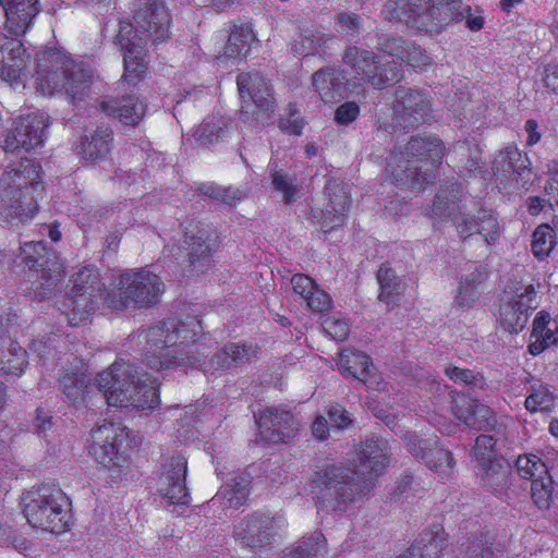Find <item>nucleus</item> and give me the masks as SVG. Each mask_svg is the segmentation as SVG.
<instances>
[{"label": "nucleus", "instance_id": "obj_48", "mask_svg": "<svg viewBox=\"0 0 558 558\" xmlns=\"http://www.w3.org/2000/svg\"><path fill=\"white\" fill-rule=\"evenodd\" d=\"M456 407L458 418L471 427L475 426L477 417H485L488 413L486 405L466 396L459 397Z\"/></svg>", "mask_w": 558, "mask_h": 558}, {"label": "nucleus", "instance_id": "obj_40", "mask_svg": "<svg viewBox=\"0 0 558 558\" xmlns=\"http://www.w3.org/2000/svg\"><path fill=\"white\" fill-rule=\"evenodd\" d=\"M377 281L379 284L378 300L388 308L396 305L400 299L401 284L395 270L387 264L381 265L377 271Z\"/></svg>", "mask_w": 558, "mask_h": 558}, {"label": "nucleus", "instance_id": "obj_21", "mask_svg": "<svg viewBox=\"0 0 558 558\" xmlns=\"http://www.w3.org/2000/svg\"><path fill=\"white\" fill-rule=\"evenodd\" d=\"M124 429L113 423H104L92 430L89 452L105 468L120 466L124 458L119 448L124 439Z\"/></svg>", "mask_w": 558, "mask_h": 558}, {"label": "nucleus", "instance_id": "obj_54", "mask_svg": "<svg viewBox=\"0 0 558 558\" xmlns=\"http://www.w3.org/2000/svg\"><path fill=\"white\" fill-rule=\"evenodd\" d=\"M308 219L319 225L324 232H330L335 228L342 226L347 217L345 214L336 213L332 207L325 205L322 209H311Z\"/></svg>", "mask_w": 558, "mask_h": 558}, {"label": "nucleus", "instance_id": "obj_50", "mask_svg": "<svg viewBox=\"0 0 558 558\" xmlns=\"http://www.w3.org/2000/svg\"><path fill=\"white\" fill-rule=\"evenodd\" d=\"M402 439L408 451L423 462L426 460V457L430 454V450L437 442V436L435 435L422 436L410 430H407L402 435Z\"/></svg>", "mask_w": 558, "mask_h": 558}, {"label": "nucleus", "instance_id": "obj_4", "mask_svg": "<svg viewBox=\"0 0 558 558\" xmlns=\"http://www.w3.org/2000/svg\"><path fill=\"white\" fill-rule=\"evenodd\" d=\"M144 376L134 364L117 361L95 380L108 405L151 410L159 403L157 384Z\"/></svg>", "mask_w": 558, "mask_h": 558}, {"label": "nucleus", "instance_id": "obj_13", "mask_svg": "<svg viewBox=\"0 0 558 558\" xmlns=\"http://www.w3.org/2000/svg\"><path fill=\"white\" fill-rule=\"evenodd\" d=\"M21 264L39 274L43 282L34 290L33 299L43 301L64 277V267L53 251H48L44 241H27L21 244Z\"/></svg>", "mask_w": 558, "mask_h": 558}, {"label": "nucleus", "instance_id": "obj_14", "mask_svg": "<svg viewBox=\"0 0 558 558\" xmlns=\"http://www.w3.org/2000/svg\"><path fill=\"white\" fill-rule=\"evenodd\" d=\"M220 236L211 223L192 219L187 221L184 244L190 266L197 272H204L213 264V256L220 248Z\"/></svg>", "mask_w": 558, "mask_h": 558}, {"label": "nucleus", "instance_id": "obj_16", "mask_svg": "<svg viewBox=\"0 0 558 558\" xmlns=\"http://www.w3.org/2000/svg\"><path fill=\"white\" fill-rule=\"evenodd\" d=\"M392 110L393 120L404 130L429 123L432 120L429 98L418 88L399 86Z\"/></svg>", "mask_w": 558, "mask_h": 558}, {"label": "nucleus", "instance_id": "obj_19", "mask_svg": "<svg viewBox=\"0 0 558 558\" xmlns=\"http://www.w3.org/2000/svg\"><path fill=\"white\" fill-rule=\"evenodd\" d=\"M449 197L445 192H440L435 196L432 213L439 219H449L452 221L458 234L464 240L476 234L477 213L472 215L466 205L462 204V199L457 197L459 190H452Z\"/></svg>", "mask_w": 558, "mask_h": 558}, {"label": "nucleus", "instance_id": "obj_57", "mask_svg": "<svg viewBox=\"0 0 558 558\" xmlns=\"http://www.w3.org/2000/svg\"><path fill=\"white\" fill-rule=\"evenodd\" d=\"M62 341L60 337H48L45 339L34 340L29 350L34 353H37L39 361L43 364H47L50 359L59 361L60 357L57 356L59 354L58 344Z\"/></svg>", "mask_w": 558, "mask_h": 558}, {"label": "nucleus", "instance_id": "obj_43", "mask_svg": "<svg viewBox=\"0 0 558 558\" xmlns=\"http://www.w3.org/2000/svg\"><path fill=\"white\" fill-rule=\"evenodd\" d=\"M253 37V32L247 25L234 26L223 48V56L228 59L241 58L250 49Z\"/></svg>", "mask_w": 558, "mask_h": 558}, {"label": "nucleus", "instance_id": "obj_32", "mask_svg": "<svg viewBox=\"0 0 558 558\" xmlns=\"http://www.w3.org/2000/svg\"><path fill=\"white\" fill-rule=\"evenodd\" d=\"M102 300V294L95 293V295H89L86 292H76L72 291L66 296L64 306L66 307V318L68 323L71 326H78L85 320H87L88 316L95 312L99 302Z\"/></svg>", "mask_w": 558, "mask_h": 558}, {"label": "nucleus", "instance_id": "obj_47", "mask_svg": "<svg viewBox=\"0 0 558 558\" xmlns=\"http://www.w3.org/2000/svg\"><path fill=\"white\" fill-rule=\"evenodd\" d=\"M72 291L86 292L89 295L102 294L104 284L96 268L83 267L72 276Z\"/></svg>", "mask_w": 558, "mask_h": 558}, {"label": "nucleus", "instance_id": "obj_61", "mask_svg": "<svg viewBox=\"0 0 558 558\" xmlns=\"http://www.w3.org/2000/svg\"><path fill=\"white\" fill-rule=\"evenodd\" d=\"M307 306L317 313H325L331 307L330 296L322 289L315 287L314 290L304 299Z\"/></svg>", "mask_w": 558, "mask_h": 558}, {"label": "nucleus", "instance_id": "obj_44", "mask_svg": "<svg viewBox=\"0 0 558 558\" xmlns=\"http://www.w3.org/2000/svg\"><path fill=\"white\" fill-rule=\"evenodd\" d=\"M335 29L348 40L359 37L364 32L363 17L352 11H340L333 15Z\"/></svg>", "mask_w": 558, "mask_h": 558}, {"label": "nucleus", "instance_id": "obj_58", "mask_svg": "<svg viewBox=\"0 0 558 558\" xmlns=\"http://www.w3.org/2000/svg\"><path fill=\"white\" fill-rule=\"evenodd\" d=\"M496 440L493 436L489 435H480L473 447V452L476 460L481 465H485L492 463V461H501L502 459L497 458L496 450Z\"/></svg>", "mask_w": 558, "mask_h": 558}, {"label": "nucleus", "instance_id": "obj_11", "mask_svg": "<svg viewBox=\"0 0 558 558\" xmlns=\"http://www.w3.org/2000/svg\"><path fill=\"white\" fill-rule=\"evenodd\" d=\"M342 62L359 85L371 84L380 89L399 82L402 77L399 61L377 56L354 45L345 47Z\"/></svg>", "mask_w": 558, "mask_h": 558}, {"label": "nucleus", "instance_id": "obj_41", "mask_svg": "<svg viewBox=\"0 0 558 558\" xmlns=\"http://www.w3.org/2000/svg\"><path fill=\"white\" fill-rule=\"evenodd\" d=\"M269 175L272 189L281 194L284 204H292L299 198L300 189L294 174L279 169L277 163L272 162L270 163Z\"/></svg>", "mask_w": 558, "mask_h": 558}, {"label": "nucleus", "instance_id": "obj_59", "mask_svg": "<svg viewBox=\"0 0 558 558\" xmlns=\"http://www.w3.org/2000/svg\"><path fill=\"white\" fill-rule=\"evenodd\" d=\"M488 533L474 536L466 545L465 558H493L494 551Z\"/></svg>", "mask_w": 558, "mask_h": 558}, {"label": "nucleus", "instance_id": "obj_64", "mask_svg": "<svg viewBox=\"0 0 558 558\" xmlns=\"http://www.w3.org/2000/svg\"><path fill=\"white\" fill-rule=\"evenodd\" d=\"M360 113V107L355 101H347L340 105L335 112V120L338 124L347 125L353 122Z\"/></svg>", "mask_w": 558, "mask_h": 558}, {"label": "nucleus", "instance_id": "obj_42", "mask_svg": "<svg viewBox=\"0 0 558 558\" xmlns=\"http://www.w3.org/2000/svg\"><path fill=\"white\" fill-rule=\"evenodd\" d=\"M228 135L225 121L220 118H208L204 120L194 132V140L201 147H210Z\"/></svg>", "mask_w": 558, "mask_h": 558}, {"label": "nucleus", "instance_id": "obj_22", "mask_svg": "<svg viewBox=\"0 0 558 558\" xmlns=\"http://www.w3.org/2000/svg\"><path fill=\"white\" fill-rule=\"evenodd\" d=\"M536 290L530 284L524 291L517 293L510 300L501 304L499 310V322L501 327L510 332L521 331L529 319L530 312L536 307Z\"/></svg>", "mask_w": 558, "mask_h": 558}, {"label": "nucleus", "instance_id": "obj_15", "mask_svg": "<svg viewBox=\"0 0 558 558\" xmlns=\"http://www.w3.org/2000/svg\"><path fill=\"white\" fill-rule=\"evenodd\" d=\"M277 521L270 513L256 511L233 527L234 542L253 554H260L275 541Z\"/></svg>", "mask_w": 558, "mask_h": 558}, {"label": "nucleus", "instance_id": "obj_39", "mask_svg": "<svg viewBox=\"0 0 558 558\" xmlns=\"http://www.w3.org/2000/svg\"><path fill=\"white\" fill-rule=\"evenodd\" d=\"M486 279V274L477 267L461 278L453 305L460 310L471 308L480 296L478 284Z\"/></svg>", "mask_w": 558, "mask_h": 558}, {"label": "nucleus", "instance_id": "obj_20", "mask_svg": "<svg viewBox=\"0 0 558 558\" xmlns=\"http://www.w3.org/2000/svg\"><path fill=\"white\" fill-rule=\"evenodd\" d=\"M48 126L44 117L38 113H31L20 117L12 130H10L3 142V149L15 153L21 149L29 151L44 144L45 129Z\"/></svg>", "mask_w": 558, "mask_h": 558}, {"label": "nucleus", "instance_id": "obj_52", "mask_svg": "<svg viewBox=\"0 0 558 558\" xmlns=\"http://www.w3.org/2000/svg\"><path fill=\"white\" fill-rule=\"evenodd\" d=\"M325 194L328 197L327 206L332 207L336 213L348 215L350 197L345 184L328 181L325 185Z\"/></svg>", "mask_w": 558, "mask_h": 558}, {"label": "nucleus", "instance_id": "obj_29", "mask_svg": "<svg viewBox=\"0 0 558 558\" xmlns=\"http://www.w3.org/2000/svg\"><path fill=\"white\" fill-rule=\"evenodd\" d=\"M361 472L380 474L388 464V441L383 438L366 439L360 449Z\"/></svg>", "mask_w": 558, "mask_h": 558}, {"label": "nucleus", "instance_id": "obj_1", "mask_svg": "<svg viewBox=\"0 0 558 558\" xmlns=\"http://www.w3.org/2000/svg\"><path fill=\"white\" fill-rule=\"evenodd\" d=\"M173 325L168 320L157 324L138 333L145 342L143 348L146 364L156 371L182 369L189 367L203 372L215 373L242 366L258 357L259 349L254 344L227 343L215 353L209 361L191 357L183 354L175 347V336L172 335Z\"/></svg>", "mask_w": 558, "mask_h": 558}, {"label": "nucleus", "instance_id": "obj_33", "mask_svg": "<svg viewBox=\"0 0 558 558\" xmlns=\"http://www.w3.org/2000/svg\"><path fill=\"white\" fill-rule=\"evenodd\" d=\"M511 470L505 461H492V463L481 465V485L486 490L496 496H504L511 485Z\"/></svg>", "mask_w": 558, "mask_h": 558}, {"label": "nucleus", "instance_id": "obj_34", "mask_svg": "<svg viewBox=\"0 0 558 558\" xmlns=\"http://www.w3.org/2000/svg\"><path fill=\"white\" fill-rule=\"evenodd\" d=\"M38 0H23L14 5H9L4 11L5 26L15 36L26 33L34 17L39 12Z\"/></svg>", "mask_w": 558, "mask_h": 558}, {"label": "nucleus", "instance_id": "obj_45", "mask_svg": "<svg viewBox=\"0 0 558 558\" xmlns=\"http://www.w3.org/2000/svg\"><path fill=\"white\" fill-rule=\"evenodd\" d=\"M27 351L19 343L10 341L7 354L0 352V369L5 374L20 376L26 366Z\"/></svg>", "mask_w": 558, "mask_h": 558}, {"label": "nucleus", "instance_id": "obj_56", "mask_svg": "<svg viewBox=\"0 0 558 558\" xmlns=\"http://www.w3.org/2000/svg\"><path fill=\"white\" fill-rule=\"evenodd\" d=\"M554 404V397L549 388L545 385L539 384L537 387H533V391L525 399V408L530 412L547 411Z\"/></svg>", "mask_w": 558, "mask_h": 558}, {"label": "nucleus", "instance_id": "obj_38", "mask_svg": "<svg viewBox=\"0 0 558 558\" xmlns=\"http://www.w3.org/2000/svg\"><path fill=\"white\" fill-rule=\"evenodd\" d=\"M112 140V130L108 125H100L82 141L81 154L85 159H102L110 151Z\"/></svg>", "mask_w": 558, "mask_h": 558}, {"label": "nucleus", "instance_id": "obj_30", "mask_svg": "<svg viewBox=\"0 0 558 558\" xmlns=\"http://www.w3.org/2000/svg\"><path fill=\"white\" fill-rule=\"evenodd\" d=\"M168 323L173 325L172 335L175 336V347L183 354L191 357H199L208 361L204 353H199L197 349L184 350L183 345L194 343L196 337L202 332L203 327L201 320L196 316H186L183 319H168Z\"/></svg>", "mask_w": 558, "mask_h": 558}, {"label": "nucleus", "instance_id": "obj_31", "mask_svg": "<svg viewBox=\"0 0 558 558\" xmlns=\"http://www.w3.org/2000/svg\"><path fill=\"white\" fill-rule=\"evenodd\" d=\"M336 44L332 34L314 28L301 34L292 44L291 50L298 56L326 54Z\"/></svg>", "mask_w": 558, "mask_h": 558}, {"label": "nucleus", "instance_id": "obj_2", "mask_svg": "<svg viewBox=\"0 0 558 558\" xmlns=\"http://www.w3.org/2000/svg\"><path fill=\"white\" fill-rule=\"evenodd\" d=\"M134 23L120 22L117 41L124 51V74L129 82H137L146 71L144 47L148 41L160 43L169 37L171 17L162 2L146 0L134 13Z\"/></svg>", "mask_w": 558, "mask_h": 558}, {"label": "nucleus", "instance_id": "obj_46", "mask_svg": "<svg viewBox=\"0 0 558 558\" xmlns=\"http://www.w3.org/2000/svg\"><path fill=\"white\" fill-rule=\"evenodd\" d=\"M556 245V232L547 223L538 226L533 234L531 241V250L533 255L538 259H544L549 256Z\"/></svg>", "mask_w": 558, "mask_h": 558}, {"label": "nucleus", "instance_id": "obj_53", "mask_svg": "<svg viewBox=\"0 0 558 558\" xmlns=\"http://www.w3.org/2000/svg\"><path fill=\"white\" fill-rule=\"evenodd\" d=\"M518 473L522 478L531 480L539 478L542 475L549 473L547 465L542 459L535 454L519 456L515 461Z\"/></svg>", "mask_w": 558, "mask_h": 558}, {"label": "nucleus", "instance_id": "obj_5", "mask_svg": "<svg viewBox=\"0 0 558 558\" xmlns=\"http://www.w3.org/2000/svg\"><path fill=\"white\" fill-rule=\"evenodd\" d=\"M444 151V144L437 137L411 138L405 150L395 157L393 163L388 165L392 181L401 189L420 191L436 178Z\"/></svg>", "mask_w": 558, "mask_h": 558}, {"label": "nucleus", "instance_id": "obj_12", "mask_svg": "<svg viewBox=\"0 0 558 558\" xmlns=\"http://www.w3.org/2000/svg\"><path fill=\"white\" fill-rule=\"evenodd\" d=\"M236 85L243 101L241 120L251 121L257 129L269 124L275 99L264 76L258 72H244L236 76Z\"/></svg>", "mask_w": 558, "mask_h": 558}, {"label": "nucleus", "instance_id": "obj_8", "mask_svg": "<svg viewBox=\"0 0 558 558\" xmlns=\"http://www.w3.org/2000/svg\"><path fill=\"white\" fill-rule=\"evenodd\" d=\"M459 10L460 0H387L383 15L417 32L439 33L451 20L462 15Z\"/></svg>", "mask_w": 558, "mask_h": 558}, {"label": "nucleus", "instance_id": "obj_18", "mask_svg": "<svg viewBox=\"0 0 558 558\" xmlns=\"http://www.w3.org/2000/svg\"><path fill=\"white\" fill-rule=\"evenodd\" d=\"M186 472L187 460L181 454L171 456L162 463L157 490L169 505L189 504L190 496L185 485Z\"/></svg>", "mask_w": 558, "mask_h": 558}, {"label": "nucleus", "instance_id": "obj_27", "mask_svg": "<svg viewBox=\"0 0 558 558\" xmlns=\"http://www.w3.org/2000/svg\"><path fill=\"white\" fill-rule=\"evenodd\" d=\"M145 105L134 95L111 98L100 104V109L108 117L117 118L126 125H137L145 114Z\"/></svg>", "mask_w": 558, "mask_h": 558}, {"label": "nucleus", "instance_id": "obj_55", "mask_svg": "<svg viewBox=\"0 0 558 558\" xmlns=\"http://www.w3.org/2000/svg\"><path fill=\"white\" fill-rule=\"evenodd\" d=\"M424 463L435 472L448 475L453 468L454 460L452 453L447 449L438 446V441L430 450V454L426 457Z\"/></svg>", "mask_w": 558, "mask_h": 558}, {"label": "nucleus", "instance_id": "obj_24", "mask_svg": "<svg viewBox=\"0 0 558 558\" xmlns=\"http://www.w3.org/2000/svg\"><path fill=\"white\" fill-rule=\"evenodd\" d=\"M28 58L21 40L0 33V78L5 82L17 81Z\"/></svg>", "mask_w": 558, "mask_h": 558}, {"label": "nucleus", "instance_id": "obj_7", "mask_svg": "<svg viewBox=\"0 0 558 558\" xmlns=\"http://www.w3.org/2000/svg\"><path fill=\"white\" fill-rule=\"evenodd\" d=\"M93 73L60 50L41 53L37 64V81L45 94L64 93L71 102L84 100L89 93Z\"/></svg>", "mask_w": 558, "mask_h": 558}, {"label": "nucleus", "instance_id": "obj_25", "mask_svg": "<svg viewBox=\"0 0 558 558\" xmlns=\"http://www.w3.org/2000/svg\"><path fill=\"white\" fill-rule=\"evenodd\" d=\"M312 82L320 98L332 102L345 96L349 78L344 70L326 66L313 74Z\"/></svg>", "mask_w": 558, "mask_h": 558}, {"label": "nucleus", "instance_id": "obj_26", "mask_svg": "<svg viewBox=\"0 0 558 558\" xmlns=\"http://www.w3.org/2000/svg\"><path fill=\"white\" fill-rule=\"evenodd\" d=\"M338 367L342 376L357 379L368 388L375 389V384L379 383L373 379L372 375V360L361 351L343 350L339 354Z\"/></svg>", "mask_w": 558, "mask_h": 558}, {"label": "nucleus", "instance_id": "obj_28", "mask_svg": "<svg viewBox=\"0 0 558 558\" xmlns=\"http://www.w3.org/2000/svg\"><path fill=\"white\" fill-rule=\"evenodd\" d=\"M531 338L535 340L530 342L527 350L532 355H539L558 342V322L551 319L547 312H538L533 320Z\"/></svg>", "mask_w": 558, "mask_h": 558}, {"label": "nucleus", "instance_id": "obj_60", "mask_svg": "<svg viewBox=\"0 0 558 558\" xmlns=\"http://www.w3.org/2000/svg\"><path fill=\"white\" fill-rule=\"evenodd\" d=\"M379 46L384 52L389 54L388 59H392L391 57H396L397 59L401 60L402 54L405 51L409 44L401 37L383 35L379 38Z\"/></svg>", "mask_w": 558, "mask_h": 558}, {"label": "nucleus", "instance_id": "obj_36", "mask_svg": "<svg viewBox=\"0 0 558 558\" xmlns=\"http://www.w3.org/2000/svg\"><path fill=\"white\" fill-rule=\"evenodd\" d=\"M251 475L245 472L234 475L214 499L222 500L226 508L238 509L250 494Z\"/></svg>", "mask_w": 558, "mask_h": 558}, {"label": "nucleus", "instance_id": "obj_17", "mask_svg": "<svg viewBox=\"0 0 558 558\" xmlns=\"http://www.w3.org/2000/svg\"><path fill=\"white\" fill-rule=\"evenodd\" d=\"M254 417L263 437L271 442H289L301 426L300 421L284 405L268 407L255 413Z\"/></svg>", "mask_w": 558, "mask_h": 558}, {"label": "nucleus", "instance_id": "obj_10", "mask_svg": "<svg viewBox=\"0 0 558 558\" xmlns=\"http://www.w3.org/2000/svg\"><path fill=\"white\" fill-rule=\"evenodd\" d=\"M163 291L160 277L147 267L129 269L119 276L117 288L107 293L105 302L114 311L148 308L160 301Z\"/></svg>", "mask_w": 558, "mask_h": 558}, {"label": "nucleus", "instance_id": "obj_3", "mask_svg": "<svg viewBox=\"0 0 558 558\" xmlns=\"http://www.w3.org/2000/svg\"><path fill=\"white\" fill-rule=\"evenodd\" d=\"M43 195L38 163L22 159L16 166H9L0 178V218L11 223L32 219Z\"/></svg>", "mask_w": 558, "mask_h": 558}, {"label": "nucleus", "instance_id": "obj_63", "mask_svg": "<svg viewBox=\"0 0 558 558\" xmlns=\"http://www.w3.org/2000/svg\"><path fill=\"white\" fill-rule=\"evenodd\" d=\"M401 61H404L409 65L418 69H423L424 66L430 64L429 56H427L426 52L420 47H415L411 44H409L405 51L403 52Z\"/></svg>", "mask_w": 558, "mask_h": 558}, {"label": "nucleus", "instance_id": "obj_62", "mask_svg": "<svg viewBox=\"0 0 558 558\" xmlns=\"http://www.w3.org/2000/svg\"><path fill=\"white\" fill-rule=\"evenodd\" d=\"M324 331L336 341H343L348 338L349 326L342 319L333 317L326 318L323 323Z\"/></svg>", "mask_w": 558, "mask_h": 558}, {"label": "nucleus", "instance_id": "obj_9", "mask_svg": "<svg viewBox=\"0 0 558 558\" xmlns=\"http://www.w3.org/2000/svg\"><path fill=\"white\" fill-rule=\"evenodd\" d=\"M21 506L24 517L33 527L61 533L69 526V498L54 486L43 484L24 493Z\"/></svg>", "mask_w": 558, "mask_h": 558}, {"label": "nucleus", "instance_id": "obj_35", "mask_svg": "<svg viewBox=\"0 0 558 558\" xmlns=\"http://www.w3.org/2000/svg\"><path fill=\"white\" fill-rule=\"evenodd\" d=\"M447 547V537L442 530L424 531L407 550L409 558H439Z\"/></svg>", "mask_w": 558, "mask_h": 558}, {"label": "nucleus", "instance_id": "obj_37", "mask_svg": "<svg viewBox=\"0 0 558 558\" xmlns=\"http://www.w3.org/2000/svg\"><path fill=\"white\" fill-rule=\"evenodd\" d=\"M531 498L538 510L558 509V484L554 482L550 473L533 480Z\"/></svg>", "mask_w": 558, "mask_h": 558}, {"label": "nucleus", "instance_id": "obj_51", "mask_svg": "<svg viewBox=\"0 0 558 558\" xmlns=\"http://www.w3.org/2000/svg\"><path fill=\"white\" fill-rule=\"evenodd\" d=\"M87 383L82 374H65L59 379V390L63 392L65 399L71 403H76L84 399Z\"/></svg>", "mask_w": 558, "mask_h": 558}, {"label": "nucleus", "instance_id": "obj_6", "mask_svg": "<svg viewBox=\"0 0 558 558\" xmlns=\"http://www.w3.org/2000/svg\"><path fill=\"white\" fill-rule=\"evenodd\" d=\"M311 487L319 510L342 512L365 497L373 489L374 482L371 477L356 478L355 473L348 468L328 465L315 473Z\"/></svg>", "mask_w": 558, "mask_h": 558}, {"label": "nucleus", "instance_id": "obj_49", "mask_svg": "<svg viewBox=\"0 0 558 558\" xmlns=\"http://www.w3.org/2000/svg\"><path fill=\"white\" fill-rule=\"evenodd\" d=\"M476 234H481L487 245H494L500 235V226L496 214L492 209H477Z\"/></svg>", "mask_w": 558, "mask_h": 558}, {"label": "nucleus", "instance_id": "obj_23", "mask_svg": "<svg viewBox=\"0 0 558 558\" xmlns=\"http://www.w3.org/2000/svg\"><path fill=\"white\" fill-rule=\"evenodd\" d=\"M493 170L497 173L511 174L521 187L530 184L533 178L530 158L526 154H522L514 145H508L499 150L493 161Z\"/></svg>", "mask_w": 558, "mask_h": 558}]
</instances>
